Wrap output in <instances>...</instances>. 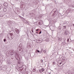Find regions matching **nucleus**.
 <instances>
[{
    "instance_id": "obj_21",
    "label": "nucleus",
    "mask_w": 74,
    "mask_h": 74,
    "mask_svg": "<svg viewBox=\"0 0 74 74\" xmlns=\"http://www.w3.org/2000/svg\"><path fill=\"white\" fill-rule=\"evenodd\" d=\"M40 62H42H42H43V60H41Z\"/></svg>"
},
{
    "instance_id": "obj_12",
    "label": "nucleus",
    "mask_w": 74,
    "mask_h": 74,
    "mask_svg": "<svg viewBox=\"0 0 74 74\" xmlns=\"http://www.w3.org/2000/svg\"><path fill=\"white\" fill-rule=\"evenodd\" d=\"M68 11H70V12L71 13H72V12H73V10L71 9L70 10H69Z\"/></svg>"
},
{
    "instance_id": "obj_30",
    "label": "nucleus",
    "mask_w": 74,
    "mask_h": 74,
    "mask_svg": "<svg viewBox=\"0 0 74 74\" xmlns=\"http://www.w3.org/2000/svg\"><path fill=\"white\" fill-rule=\"evenodd\" d=\"M45 27H48V25H45Z\"/></svg>"
},
{
    "instance_id": "obj_19",
    "label": "nucleus",
    "mask_w": 74,
    "mask_h": 74,
    "mask_svg": "<svg viewBox=\"0 0 74 74\" xmlns=\"http://www.w3.org/2000/svg\"><path fill=\"white\" fill-rule=\"evenodd\" d=\"M43 52L44 53H47L46 51L45 50H43Z\"/></svg>"
},
{
    "instance_id": "obj_23",
    "label": "nucleus",
    "mask_w": 74,
    "mask_h": 74,
    "mask_svg": "<svg viewBox=\"0 0 74 74\" xmlns=\"http://www.w3.org/2000/svg\"><path fill=\"white\" fill-rule=\"evenodd\" d=\"M67 42H69V38L67 39Z\"/></svg>"
},
{
    "instance_id": "obj_22",
    "label": "nucleus",
    "mask_w": 74,
    "mask_h": 74,
    "mask_svg": "<svg viewBox=\"0 0 74 74\" xmlns=\"http://www.w3.org/2000/svg\"><path fill=\"white\" fill-rule=\"evenodd\" d=\"M42 52V50H41L40 51V53H41Z\"/></svg>"
},
{
    "instance_id": "obj_3",
    "label": "nucleus",
    "mask_w": 74,
    "mask_h": 74,
    "mask_svg": "<svg viewBox=\"0 0 74 74\" xmlns=\"http://www.w3.org/2000/svg\"><path fill=\"white\" fill-rule=\"evenodd\" d=\"M52 12H53L54 13H56V12H58V10L56 9H54L52 11Z\"/></svg>"
},
{
    "instance_id": "obj_11",
    "label": "nucleus",
    "mask_w": 74,
    "mask_h": 74,
    "mask_svg": "<svg viewBox=\"0 0 74 74\" xmlns=\"http://www.w3.org/2000/svg\"><path fill=\"white\" fill-rule=\"evenodd\" d=\"M62 44L63 45H64L66 44V42H65V41H64L62 42Z\"/></svg>"
},
{
    "instance_id": "obj_6",
    "label": "nucleus",
    "mask_w": 74,
    "mask_h": 74,
    "mask_svg": "<svg viewBox=\"0 0 74 74\" xmlns=\"http://www.w3.org/2000/svg\"><path fill=\"white\" fill-rule=\"evenodd\" d=\"M67 34H68V32H67V31L66 30L64 33V35H66Z\"/></svg>"
},
{
    "instance_id": "obj_35",
    "label": "nucleus",
    "mask_w": 74,
    "mask_h": 74,
    "mask_svg": "<svg viewBox=\"0 0 74 74\" xmlns=\"http://www.w3.org/2000/svg\"><path fill=\"white\" fill-rule=\"evenodd\" d=\"M37 33H38V32H36V34H37Z\"/></svg>"
},
{
    "instance_id": "obj_32",
    "label": "nucleus",
    "mask_w": 74,
    "mask_h": 74,
    "mask_svg": "<svg viewBox=\"0 0 74 74\" xmlns=\"http://www.w3.org/2000/svg\"><path fill=\"white\" fill-rule=\"evenodd\" d=\"M39 30V29H37L36 30V31H38V30Z\"/></svg>"
},
{
    "instance_id": "obj_33",
    "label": "nucleus",
    "mask_w": 74,
    "mask_h": 74,
    "mask_svg": "<svg viewBox=\"0 0 74 74\" xmlns=\"http://www.w3.org/2000/svg\"><path fill=\"white\" fill-rule=\"evenodd\" d=\"M55 64V63L54 62L53 63V65H54Z\"/></svg>"
},
{
    "instance_id": "obj_4",
    "label": "nucleus",
    "mask_w": 74,
    "mask_h": 74,
    "mask_svg": "<svg viewBox=\"0 0 74 74\" xmlns=\"http://www.w3.org/2000/svg\"><path fill=\"white\" fill-rule=\"evenodd\" d=\"M62 64V62H60V61H59L57 62V64L58 66H60L61 64Z\"/></svg>"
},
{
    "instance_id": "obj_8",
    "label": "nucleus",
    "mask_w": 74,
    "mask_h": 74,
    "mask_svg": "<svg viewBox=\"0 0 74 74\" xmlns=\"http://www.w3.org/2000/svg\"><path fill=\"white\" fill-rule=\"evenodd\" d=\"M15 57L16 58H19V55L18 53H16V55L15 56Z\"/></svg>"
},
{
    "instance_id": "obj_14",
    "label": "nucleus",
    "mask_w": 74,
    "mask_h": 74,
    "mask_svg": "<svg viewBox=\"0 0 74 74\" xmlns=\"http://www.w3.org/2000/svg\"><path fill=\"white\" fill-rule=\"evenodd\" d=\"M62 38H58L59 41H62Z\"/></svg>"
},
{
    "instance_id": "obj_39",
    "label": "nucleus",
    "mask_w": 74,
    "mask_h": 74,
    "mask_svg": "<svg viewBox=\"0 0 74 74\" xmlns=\"http://www.w3.org/2000/svg\"><path fill=\"white\" fill-rule=\"evenodd\" d=\"M61 60H60V62H61Z\"/></svg>"
},
{
    "instance_id": "obj_31",
    "label": "nucleus",
    "mask_w": 74,
    "mask_h": 74,
    "mask_svg": "<svg viewBox=\"0 0 74 74\" xmlns=\"http://www.w3.org/2000/svg\"><path fill=\"white\" fill-rule=\"evenodd\" d=\"M37 52H40V51L38 50V51Z\"/></svg>"
},
{
    "instance_id": "obj_20",
    "label": "nucleus",
    "mask_w": 74,
    "mask_h": 74,
    "mask_svg": "<svg viewBox=\"0 0 74 74\" xmlns=\"http://www.w3.org/2000/svg\"><path fill=\"white\" fill-rule=\"evenodd\" d=\"M20 62H19V61L18 62L17 64H20Z\"/></svg>"
},
{
    "instance_id": "obj_16",
    "label": "nucleus",
    "mask_w": 74,
    "mask_h": 74,
    "mask_svg": "<svg viewBox=\"0 0 74 74\" xmlns=\"http://www.w3.org/2000/svg\"><path fill=\"white\" fill-rule=\"evenodd\" d=\"M3 11L4 12H5V11H7V9L5 8H3Z\"/></svg>"
},
{
    "instance_id": "obj_13",
    "label": "nucleus",
    "mask_w": 74,
    "mask_h": 74,
    "mask_svg": "<svg viewBox=\"0 0 74 74\" xmlns=\"http://www.w3.org/2000/svg\"><path fill=\"white\" fill-rule=\"evenodd\" d=\"M24 23H27L28 24V25H29V22H27V21L26 20L25 21V22Z\"/></svg>"
},
{
    "instance_id": "obj_37",
    "label": "nucleus",
    "mask_w": 74,
    "mask_h": 74,
    "mask_svg": "<svg viewBox=\"0 0 74 74\" xmlns=\"http://www.w3.org/2000/svg\"><path fill=\"white\" fill-rule=\"evenodd\" d=\"M21 45V44H20V45Z\"/></svg>"
},
{
    "instance_id": "obj_27",
    "label": "nucleus",
    "mask_w": 74,
    "mask_h": 74,
    "mask_svg": "<svg viewBox=\"0 0 74 74\" xmlns=\"http://www.w3.org/2000/svg\"><path fill=\"white\" fill-rule=\"evenodd\" d=\"M41 51H43V49H42V48H41Z\"/></svg>"
},
{
    "instance_id": "obj_36",
    "label": "nucleus",
    "mask_w": 74,
    "mask_h": 74,
    "mask_svg": "<svg viewBox=\"0 0 74 74\" xmlns=\"http://www.w3.org/2000/svg\"><path fill=\"white\" fill-rule=\"evenodd\" d=\"M73 26H74V24H73Z\"/></svg>"
},
{
    "instance_id": "obj_29",
    "label": "nucleus",
    "mask_w": 74,
    "mask_h": 74,
    "mask_svg": "<svg viewBox=\"0 0 74 74\" xmlns=\"http://www.w3.org/2000/svg\"><path fill=\"white\" fill-rule=\"evenodd\" d=\"M71 7H74V5L71 6Z\"/></svg>"
},
{
    "instance_id": "obj_26",
    "label": "nucleus",
    "mask_w": 74,
    "mask_h": 74,
    "mask_svg": "<svg viewBox=\"0 0 74 74\" xmlns=\"http://www.w3.org/2000/svg\"><path fill=\"white\" fill-rule=\"evenodd\" d=\"M42 32L41 31H40V32L39 33V34H41V33Z\"/></svg>"
},
{
    "instance_id": "obj_7",
    "label": "nucleus",
    "mask_w": 74,
    "mask_h": 74,
    "mask_svg": "<svg viewBox=\"0 0 74 74\" xmlns=\"http://www.w3.org/2000/svg\"><path fill=\"white\" fill-rule=\"evenodd\" d=\"M15 31L16 33L17 34H18V33H19V31L18 29H15Z\"/></svg>"
},
{
    "instance_id": "obj_1",
    "label": "nucleus",
    "mask_w": 74,
    "mask_h": 74,
    "mask_svg": "<svg viewBox=\"0 0 74 74\" xmlns=\"http://www.w3.org/2000/svg\"><path fill=\"white\" fill-rule=\"evenodd\" d=\"M13 33H8V37L9 40H12L14 38Z\"/></svg>"
},
{
    "instance_id": "obj_17",
    "label": "nucleus",
    "mask_w": 74,
    "mask_h": 74,
    "mask_svg": "<svg viewBox=\"0 0 74 74\" xmlns=\"http://www.w3.org/2000/svg\"><path fill=\"white\" fill-rule=\"evenodd\" d=\"M36 71V68H34L33 70V71L34 72H35Z\"/></svg>"
},
{
    "instance_id": "obj_28",
    "label": "nucleus",
    "mask_w": 74,
    "mask_h": 74,
    "mask_svg": "<svg viewBox=\"0 0 74 74\" xmlns=\"http://www.w3.org/2000/svg\"><path fill=\"white\" fill-rule=\"evenodd\" d=\"M22 2H21V3H20V5H21H21H22V4H22Z\"/></svg>"
},
{
    "instance_id": "obj_38",
    "label": "nucleus",
    "mask_w": 74,
    "mask_h": 74,
    "mask_svg": "<svg viewBox=\"0 0 74 74\" xmlns=\"http://www.w3.org/2000/svg\"><path fill=\"white\" fill-rule=\"evenodd\" d=\"M21 48H22V47H21Z\"/></svg>"
},
{
    "instance_id": "obj_18",
    "label": "nucleus",
    "mask_w": 74,
    "mask_h": 74,
    "mask_svg": "<svg viewBox=\"0 0 74 74\" xmlns=\"http://www.w3.org/2000/svg\"><path fill=\"white\" fill-rule=\"evenodd\" d=\"M4 14H1L0 15L1 17H3L4 16Z\"/></svg>"
},
{
    "instance_id": "obj_34",
    "label": "nucleus",
    "mask_w": 74,
    "mask_h": 74,
    "mask_svg": "<svg viewBox=\"0 0 74 74\" xmlns=\"http://www.w3.org/2000/svg\"><path fill=\"white\" fill-rule=\"evenodd\" d=\"M12 32L13 33H14V32L13 31H12Z\"/></svg>"
},
{
    "instance_id": "obj_25",
    "label": "nucleus",
    "mask_w": 74,
    "mask_h": 74,
    "mask_svg": "<svg viewBox=\"0 0 74 74\" xmlns=\"http://www.w3.org/2000/svg\"><path fill=\"white\" fill-rule=\"evenodd\" d=\"M5 41H6L5 39H4V42H5Z\"/></svg>"
},
{
    "instance_id": "obj_2",
    "label": "nucleus",
    "mask_w": 74,
    "mask_h": 74,
    "mask_svg": "<svg viewBox=\"0 0 74 74\" xmlns=\"http://www.w3.org/2000/svg\"><path fill=\"white\" fill-rule=\"evenodd\" d=\"M26 66L25 65H23V66H21V67L20 68V69H21V71H22L23 70L26 71Z\"/></svg>"
},
{
    "instance_id": "obj_10",
    "label": "nucleus",
    "mask_w": 74,
    "mask_h": 74,
    "mask_svg": "<svg viewBox=\"0 0 74 74\" xmlns=\"http://www.w3.org/2000/svg\"><path fill=\"white\" fill-rule=\"evenodd\" d=\"M44 70H45L44 69H42L39 70V72L40 73H41V72H42L43 71H44Z\"/></svg>"
},
{
    "instance_id": "obj_24",
    "label": "nucleus",
    "mask_w": 74,
    "mask_h": 74,
    "mask_svg": "<svg viewBox=\"0 0 74 74\" xmlns=\"http://www.w3.org/2000/svg\"><path fill=\"white\" fill-rule=\"evenodd\" d=\"M1 5H0V10H1Z\"/></svg>"
},
{
    "instance_id": "obj_9",
    "label": "nucleus",
    "mask_w": 74,
    "mask_h": 74,
    "mask_svg": "<svg viewBox=\"0 0 74 74\" xmlns=\"http://www.w3.org/2000/svg\"><path fill=\"white\" fill-rule=\"evenodd\" d=\"M42 22L43 21L41 20H40L39 22V25H41V24H42Z\"/></svg>"
},
{
    "instance_id": "obj_15",
    "label": "nucleus",
    "mask_w": 74,
    "mask_h": 74,
    "mask_svg": "<svg viewBox=\"0 0 74 74\" xmlns=\"http://www.w3.org/2000/svg\"><path fill=\"white\" fill-rule=\"evenodd\" d=\"M16 10H17V12H19V11L20 10V9L18 8H16Z\"/></svg>"
},
{
    "instance_id": "obj_5",
    "label": "nucleus",
    "mask_w": 74,
    "mask_h": 74,
    "mask_svg": "<svg viewBox=\"0 0 74 74\" xmlns=\"http://www.w3.org/2000/svg\"><path fill=\"white\" fill-rule=\"evenodd\" d=\"M3 5H4V6H5V7H7L8 6V3H7V2H5L4 3Z\"/></svg>"
}]
</instances>
